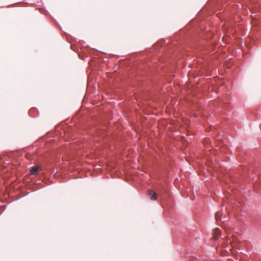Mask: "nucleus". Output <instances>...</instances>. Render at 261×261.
Instances as JSON below:
<instances>
[{
    "label": "nucleus",
    "instance_id": "f257e3e1",
    "mask_svg": "<svg viewBox=\"0 0 261 261\" xmlns=\"http://www.w3.org/2000/svg\"><path fill=\"white\" fill-rule=\"evenodd\" d=\"M41 169V167L39 166L33 167L30 170V174L32 175H36L39 170Z\"/></svg>",
    "mask_w": 261,
    "mask_h": 261
},
{
    "label": "nucleus",
    "instance_id": "7ed1b4c3",
    "mask_svg": "<svg viewBox=\"0 0 261 261\" xmlns=\"http://www.w3.org/2000/svg\"><path fill=\"white\" fill-rule=\"evenodd\" d=\"M148 194L150 196V199L151 200H156L157 199V194L155 192H153L151 190H148Z\"/></svg>",
    "mask_w": 261,
    "mask_h": 261
},
{
    "label": "nucleus",
    "instance_id": "f03ea898",
    "mask_svg": "<svg viewBox=\"0 0 261 261\" xmlns=\"http://www.w3.org/2000/svg\"><path fill=\"white\" fill-rule=\"evenodd\" d=\"M221 230L219 228H216L213 232V239L214 240L217 239V237L220 234Z\"/></svg>",
    "mask_w": 261,
    "mask_h": 261
},
{
    "label": "nucleus",
    "instance_id": "20e7f679",
    "mask_svg": "<svg viewBox=\"0 0 261 261\" xmlns=\"http://www.w3.org/2000/svg\"><path fill=\"white\" fill-rule=\"evenodd\" d=\"M221 215V214L220 213V212H218L216 213L215 218V219L216 221H218V220H220Z\"/></svg>",
    "mask_w": 261,
    "mask_h": 261
}]
</instances>
